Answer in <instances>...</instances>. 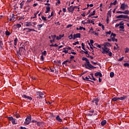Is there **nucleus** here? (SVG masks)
Returning a JSON list of instances; mask_svg holds the SVG:
<instances>
[{"label":"nucleus","mask_w":129,"mask_h":129,"mask_svg":"<svg viewBox=\"0 0 129 129\" xmlns=\"http://www.w3.org/2000/svg\"><path fill=\"white\" fill-rule=\"evenodd\" d=\"M82 60L86 61V64H85V68H86V69H89V70H91V69H96V67H94L92 64H90L89 60L86 57H83Z\"/></svg>","instance_id":"nucleus-1"},{"label":"nucleus","mask_w":129,"mask_h":129,"mask_svg":"<svg viewBox=\"0 0 129 129\" xmlns=\"http://www.w3.org/2000/svg\"><path fill=\"white\" fill-rule=\"evenodd\" d=\"M25 50V45H22L21 47H20L19 48V50L17 51V55H18V56L20 57V56H22V52Z\"/></svg>","instance_id":"nucleus-2"},{"label":"nucleus","mask_w":129,"mask_h":129,"mask_svg":"<svg viewBox=\"0 0 129 129\" xmlns=\"http://www.w3.org/2000/svg\"><path fill=\"white\" fill-rule=\"evenodd\" d=\"M31 119H32V117L31 116V115H30L29 116H28V117L25 119V121L24 122V124H25V125H28V124H30Z\"/></svg>","instance_id":"nucleus-3"},{"label":"nucleus","mask_w":129,"mask_h":129,"mask_svg":"<svg viewBox=\"0 0 129 129\" xmlns=\"http://www.w3.org/2000/svg\"><path fill=\"white\" fill-rule=\"evenodd\" d=\"M23 31L26 32V33H30V32H37L35 29L29 28H25L23 29Z\"/></svg>","instance_id":"nucleus-4"},{"label":"nucleus","mask_w":129,"mask_h":129,"mask_svg":"<svg viewBox=\"0 0 129 129\" xmlns=\"http://www.w3.org/2000/svg\"><path fill=\"white\" fill-rule=\"evenodd\" d=\"M36 96L37 97V98H42L43 96V95H44V93L42 92H40V91H38L36 92Z\"/></svg>","instance_id":"nucleus-5"},{"label":"nucleus","mask_w":129,"mask_h":129,"mask_svg":"<svg viewBox=\"0 0 129 129\" xmlns=\"http://www.w3.org/2000/svg\"><path fill=\"white\" fill-rule=\"evenodd\" d=\"M127 5L124 3H123L120 6V9L122 10V11H124V10H125V9H127Z\"/></svg>","instance_id":"nucleus-6"},{"label":"nucleus","mask_w":129,"mask_h":129,"mask_svg":"<svg viewBox=\"0 0 129 129\" xmlns=\"http://www.w3.org/2000/svg\"><path fill=\"white\" fill-rule=\"evenodd\" d=\"M73 40H75L77 38H81V34L80 33H77L73 35Z\"/></svg>","instance_id":"nucleus-7"},{"label":"nucleus","mask_w":129,"mask_h":129,"mask_svg":"<svg viewBox=\"0 0 129 129\" xmlns=\"http://www.w3.org/2000/svg\"><path fill=\"white\" fill-rule=\"evenodd\" d=\"M70 63H71V59H70V60H64L62 62V65L64 64L66 66H68V64H70Z\"/></svg>","instance_id":"nucleus-8"},{"label":"nucleus","mask_w":129,"mask_h":129,"mask_svg":"<svg viewBox=\"0 0 129 129\" xmlns=\"http://www.w3.org/2000/svg\"><path fill=\"white\" fill-rule=\"evenodd\" d=\"M68 10L69 13H72V14L73 12H74V8H73V6H70L69 8H68Z\"/></svg>","instance_id":"nucleus-9"},{"label":"nucleus","mask_w":129,"mask_h":129,"mask_svg":"<svg viewBox=\"0 0 129 129\" xmlns=\"http://www.w3.org/2000/svg\"><path fill=\"white\" fill-rule=\"evenodd\" d=\"M9 21L10 22H12V21H15V14H12L9 17Z\"/></svg>","instance_id":"nucleus-10"},{"label":"nucleus","mask_w":129,"mask_h":129,"mask_svg":"<svg viewBox=\"0 0 129 129\" xmlns=\"http://www.w3.org/2000/svg\"><path fill=\"white\" fill-rule=\"evenodd\" d=\"M22 97L23 98H25L26 99H28L29 100H33V98L30 97V96H27V95H23L22 96Z\"/></svg>","instance_id":"nucleus-11"},{"label":"nucleus","mask_w":129,"mask_h":129,"mask_svg":"<svg viewBox=\"0 0 129 129\" xmlns=\"http://www.w3.org/2000/svg\"><path fill=\"white\" fill-rule=\"evenodd\" d=\"M108 52H109V48L103 49L102 51V54H107Z\"/></svg>","instance_id":"nucleus-12"},{"label":"nucleus","mask_w":129,"mask_h":129,"mask_svg":"<svg viewBox=\"0 0 129 129\" xmlns=\"http://www.w3.org/2000/svg\"><path fill=\"white\" fill-rule=\"evenodd\" d=\"M51 38H52V40H50V42L54 43L55 42V38H56V35H51Z\"/></svg>","instance_id":"nucleus-13"},{"label":"nucleus","mask_w":129,"mask_h":129,"mask_svg":"<svg viewBox=\"0 0 129 129\" xmlns=\"http://www.w3.org/2000/svg\"><path fill=\"white\" fill-rule=\"evenodd\" d=\"M95 76H96V77H97V76L102 77V74L100 72H97L95 74Z\"/></svg>","instance_id":"nucleus-14"},{"label":"nucleus","mask_w":129,"mask_h":129,"mask_svg":"<svg viewBox=\"0 0 129 129\" xmlns=\"http://www.w3.org/2000/svg\"><path fill=\"white\" fill-rule=\"evenodd\" d=\"M90 75L91 77H90V76H89L90 79H91V80H94V81H96V79L94 78V77H93V74H90Z\"/></svg>","instance_id":"nucleus-15"},{"label":"nucleus","mask_w":129,"mask_h":129,"mask_svg":"<svg viewBox=\"0 0 129 129\" xmlns=\"http://www.w3.org/2000/svg\"><path fill=\"white\" fill-rule=\"evenodd\" d=\"M25 26H26V27H32V22H26Z\"/></svg>","instance_id":"nucleus-16"},{"label":"nucleus","mask_w":129,"mask_h":129,"mask_svg":"<svg viewBox=\"0 0 129 129\" xmlns=\"http://www.w3.org/2000/svg\"><path fill=\"white\" fill-rule=\"evenodd\" d=\"M119 31H122V32H124V26L123 25H120L119 26Z\"/></svg>","instance_id":"nucleus-17"},{"label":"nucleus","mask_w":129,"mask_h":129,"mask_svg":"<svg viewBox=\"0 0 129 129\" xmlns=\"http://www.w3.org/2000/svg\"><path fill=\"white\" fill-rule=\"evenodd\" d=\"M55 119H56V120H57L59 122H62V119L60 118V116H59V115L56 116Z\"/></svg>","instance_id":"nucleus-18"},{"label":"nucleus","mask_w":129,"mask_h":129,"mask_svg":"<svg viewBox=\"0 0 129 129\" xmlns=\"http://www.w3.org/2000/svg\"><path fill=\"white\" fill-rule=\"evenodd\" d=\"M63 37H64V34L59 35V36H56V40H61V38Z\"/></svg>","instance_id":"nucleus-19"},{"label":"nucleus","mask_w":129,"mask_h":129,"mask_svg":"<svg viewBox=\"0 0 129 129\" xmlns=\"http://www.w3.org/2000/svg\"><path fill=\"white\" fill-rule=\"evenodd\" d=\"M121 19H127L129 20V17L127 15H121Z\"/></svg>","instance_id":"nucleus-20"},{"label":"nucleus","mask_w":129,"mask_h":129,"mask_svg":"<svg viewBox=\"0 0 129 129\" xmlns=\"http://www.w3.org/2000/svg\"><path fill=\"white\" fill-rule=\"evenodd\" d=\"M106 122H107L106 120H104L101 122V125H102V126H103L105 125V124H106Z\"/></svg>","instance_id":"nucleus-21"},{"label":"nucleus","mask_w":129,"mask_h":129,"mask_svg":"<svg viewBox=\"0 0 129 129\" xmlns=\"http://www.w3.org/2000/svg\"><path fill=\"white\" fill-rule=\"evenodd\" d=\"M46 11H45V14H48V13H49V12H50V7H48V6L46 7Z\"/></svg>","instance_id":"nucleus-22"},{"label":"nucleus","mask_w":129,"mask_h":129,"mask_svg":"<svg viewBox=\"0 0 129 129\" xmlns=\"http://www.w3.org/2000/svg\"><path fill=\"white\" fill-rule=\"evenodd\" d=\"M126 98L125 96H123V97H121L120 98H118V100H124Z\"/></svg>","instance_id":"nucleus-23"},{"label":"nucleus","mask_w":129,"mask_h":129,"mask_svg":"<svg viewBox=\"0 0 129 129\" xmlns=\"http://www.w3.org/2000/svg\"><path fill=\"white\" fill-rule=\"evenodd\" d=\"M107 17H108V18H110V17H111V10H110V11H109L107 13Z\"/></svg>","instance_id":"nucleus-24"},{"label":"nucleus","mask_w":129,"mask_h":129,"mask_svg":"<svg viewBox=\"0 0 129 129\" xmlns=\"http://www.w3.org/2000/svg\"><path fill=\"white\" fill-rule=\"evenodd\" d=\"M105 46L107 47H111V44L108 42H106L104 44Z\"/></svg>","instance_id":"nucleus-25"},{"label":"nucleus","mask_w":129,"mask_h":129,"mask_svg":"<svg viewBox=\"0 0 129 129\" xmlns=\"http://www.w3.org/2000/svg\"><path fill=\"white\" fill-rule=\"evenodd\" d=\"M95 15V11H93L92 13H91L89 15L88 17H90L91 16H94Z\"/></svg>","instance_id":"nucleus-26"},{"label":"nucleus","mask_w":129,"mask_h":129,"mask_svg":"<svg viewBox=\"0 0 129 129\" xmlns=\"http://www.w3.org/2000/svg\"><path fill=\"white\" fill-rule=\"evenodd\" d=\"M89 33H91V34H94V31H93V28L92 27H91V29H90Z\"/></svg>","instance_id":"nucleus-27"},{"label":"nucleus","mask_w":129,"mask_h":129,"mask_svg":"<svg viewBox=\"0 0 129 129\" xmlns=\"http://www.w3.org/2000/svg\"><path fill=\"white\" fill-rule=\"evenodd\" d=\"M42 56H46L47 55V51L44 50L43 52L41 53Z\"/></svg>","instance_id":"nucleus-28"},{"label":"nucleus","mask_w":129,"mask_h":129,"mask_svg":"<svg viewBox=\"0 0 129 129\" xmlns=\"http://www.w3.org/2000/svg\"><path fill=\"white\" fill-rule=\"evenodd\" d=\"M72 48L70 46H68L67 47H64L63 48V50H72Z\"/></svg>","instance_id":"nucleus-29"},{"label":"nucleus","mask_w":129,"mask_h":129,"mask_svg":"<svg viewBox=\"0 0 129 129\" xmlns=\"http://www.w3.org/2000/svg\"><path fill=\"white\" fill-rule=\"evenodd\" d=\"M98 101H99V99H95V104H96V105H98Z\"/></svg>","instance_id":"nucleus-30"},{"label":"nucleus","mask_w":129,"mask_h":129,"mask_svg":"<svg viewBox=\"0 0 129 129\" xmlns=\"http://www.w3.org/2000/svg\"><path fill=\"white\" fill-rule=\"evenodd\" d=\"M68 38L69 40H72V39H73L74 38L73 34H71L70 36H68Z\"/></svg>","instance_id":"nucleus-31"},{"label":"nucleus","mask_w":129,"mask_h":129,"mask_svg":"<svg viewBox=\"0 0 129 129\" xmlns=\"http://www.w3.org/2000/svg\"><path fill=\"white\" fill-rule=\"evenodd\" d=\"M41 19L43 21H47L48 19H47V18L44 17V16H41Z\"/></svg>","instance_id":"nucleus-32"},{"label":"nucleus","mask_w":129,"mask_h":129,"mask_svg":"<svg viewBox=\"0 0 129 129\" xmlns=\"http://www.w3.org/2000/svg\"><path fill=\"white\" fill-rule=\"evenodd\" d=\"M81 45L83 50H84V51H86V49H85V46L84 45V44L83 43H82Z\"/></svg>","instance_id":"nucleus-33"},{"label":"nucleus","mask_w":129,"mask_h":129,"mask_svg":"<svg viewBox=\"0 0 129 129\" xmlns=\"http://www.w3.org/2000/svg\"><path fill=\"white\" fill-rule=\"evenodd\" d=\"M112 100L113 101H117V100H118V98H117V97H113V98H112Z\"/></svg>","instance_id":"nucleus-34"},{"label":"nucleus","mask_w":129,"mask_h":129,"mask_svg":"<svg viewBox=\"0 0 129 129\" xmlns=\"http://www.w3.org/2000/svg\"><path fill=\"white\" fill-rule=\"evenodd\" d=\"M116 34L113 33H112L110 35V38H114V37H116Z\"/></svg>","instance_id":"nucleus-35"},{"label":"nucleus","mask_w":129,"mask_h":129,"mask_svg":"<svg viewBox=\"0 0 129 129\" xmlns=\"http://www.w3.org/2000/svg\"><path fill=\"white\" fill-rule=\"evenodd\" d=\"M123 14H124L125 15H129L128 10H125V11L123 12Z\"/></svg>","instance_id":"nucleus-36"},{"label":"nucleus","mask_w":129,"mask_h":129,"mask_svg":"<svg viewBox=\"0 0 129 129\" xmlns=\"http://www.w3.org/2000/svg\"><path fill=\"white\" fill-rule=\"evenodd\" d=\"M18 43V38H15L14 40V45L15 46H17V43Z\"/></svg>","instance_id":"nucleus-37"},{"label":"nucleus","mask_w":129,"mask_h":129,"mask_svg":"<svg viewBox=\"0 0 129 129\" xmlns=\"http://www.w3.org/2000/svg\"><path fill=\"white\" fill-rule=\"evenodd\" d=\"M113 76H114V73L111 72L110 73V77H111V78H112V77H113Z\"/></svg>","instance_id":"nucleus-38"},{"label":"nucleus","mask_w":129,"mask_h":129,"mask_svg":"<svg viewBox=\"0 0 129 129\" xmlns=\"http://www.w3.org/2000/svg\"><path fill=\"white\" fill-rule=\"evenodd\" d=\"M38 14H39V11H36V13H34V17H33V19L37 18V15H38Z\"/></svg>","instance_id":"nucleus-39"},{"label":"nucleus","mask_w":129,"mask_h":129,"mask_svg":"<svg viewBox=\"0 0 129 129\" xmlns=\"http://www.w3.org/2000/svg\"><path fill=\"white\" fill-rule=\"evenodd\" d=\"M112 5L115 6L117 4V1L115 0L114 2L111 3Z\"/></svg>","instance_id":"nucleus-40"},{"label":"nucleus","mask_w":129,"mask_h":129,"mask_svg":"<svg viewBox=\"0 0 129 129\" xmlns=\"http://www.w3.org/2000/svg\"><path fill=\"white\" fill-rule=\"evenodd\" d=\"M89 79H90V78H89V76H88V77H86L84 79V80H86L87 81H90Z\"/></svg>","instance_id":"nucleus-41"},{"label":"nucleus","mask_w":129,"mask_h":129,"mask_svg":"<svg viewBox=\"0 0 129 129\" xmlns=\"http://www.w3.org/2000/svg\"><path fill=\"white\" fill-rule=\"evenodd\" d=\"M3 46H4V43H3V41L0 40V47H1V48H3Z\"/></svg>","instance_id":"nucleus-42"},{"label":"nucleus","mask_w":129,"mask_h":129,"mask_svg":"<svg viewBox=\"0 0 129 129\" xmlns=\"http://www.w3.org/2000/svg\"><path fill=\"white\" fill-rule=\"evenodd\" d=\"M5 34H6V36H10V35H11V33L8 31H6L5 32Z\"/></svg>","instance_id":"nucleus-43"},{"label":"nucleus","mask_w":129,"mask_h":129,"mask_svg":"<svg viewBox=\"0 0 129 129\" xmlns=\"http://www.w3.org/2000/svg\"><path fill=\"white\" fill-rule=\"evenodd\" d=\"M103 46H104V47H102V50H103V49H108V48H107V46H106V45H105L104 44L103 45Z\"/></svg>","instance_id":"nucleus-44"},{"label":"nucleus","mask_w":129,"mask_h":129,"mask_svg":"<svg viewBox=\"0 0 129 129\" xmlns=\"http://www.w3.org/2000/svg\"><path fill=\"white\" fill-rule=\"evenodd\" d=\"M57 1V2L56 3V5L58 6V5H60V3H61V2H60V0H56Z\"/></svg>","instance_id":"nucleus-45"},{"label":"nucleus","mask_w":129,"mask_h":129,"mask_svg":"<svg viewBox=\"0 0 129 129\" xmlns=\"http://www.w3.org/2000/svg\"><path fill=\"white\" fill-rule=\"evenodd\" d=\"M79 30H84V31H85V30H86V29H85V28H84V27H82V26H80V27H79Z\"/></svg>","instance_id":"nucleus-46"},{"label":"nucleus","mask_w":129,"mask_h":129,"mask_svg":"<svg viewBox=\"0 0 129 129\" xmlns=\"http://www.w3.org/2000/svg\"><path fill=\"white\" fill-rule=\"evenodd\" d=\"M123 66H124L125 67H129V63H124Z\"/></svg>","instance_id":"nucleus-47"},{"label":"nucleus","mask_w":129,"mask_h":129,"mask_svg":"<svg viewBox=\"0 0 129 129\" xmlns=\"http://www.w3.org/2000/svg\"><path fill=\"white\" fill-rule=\"evenodd\" d=\"M64 50L62 51L63 53H64L65 54H67V53H68V49H63Z\"/></svg>","instance_id":"nucleus-48"},{"label":"nucleus","mask_w":129,"mask_h":129,"mask_svg":"<svg viewBox=\"0 0 129 129\" xmlns=\"http://www.w3.org/2000/svg\"><path fill=\"white\" fill-rule=\"evenodd\" d=\"M12 122L13 124H16V119L13 118V119L12 120Z\"/></svg>","instance_id":"nucleus-49"},{"label":"nucleus","mask_w":129,"mask_h":129,"mask_svg":"<svg viewBox=\"0 0 129 129\" xmlns=\"http://www.w3.org/2000/svg\"><path fill=\"white\" fill-rule=\"evenodd\" d=\"M112 41L113 42H114V41H115V42H117V39H115L114 37H112Z\"/></svg>","instance_id":"nucleus-50"},{"label":"nucleus","mask_w":129,"mask_h":129,"mask_svg":"<svg viewBox=\"0 0 129 129\" xmlns=\"http://www.w3.org/2000/svg\"><path fill=\"white\" fill-rule=\"evenodd\" d=\"M90 42V44H91V45L93 46V43H94V42L93 41V40L91 39Z\"/></svg>","instance_id":"nucleus-51"},{"label":"nucleus","mask_w":129,"mask_h":129,"mask_svg":"<svg viewBox=\"0 0 129 129\" xmlns=\"http://www.w3.org/2000/svg\"><path fill=\"white\" fill-rule=\"evenodd\" d=\"M85 51H83V52H84V53H85V54L86 55H88L89 56V53H88V51H86V50H85Z\"/></svg>","instance_id":"nucleus-52"},{"label":"nucleus","mask_w":129,"mask_h":129,"mask_svg":"<svg viewBox=\"0 0 129 129\" xmlns=\"http://www.w3.org/2000/svg\"><path fill=\"white\" fill-rule=\"evenodd\" d=\"M123 25H124V23H123V21H122V22H120V23H119V26H123Z\"/></svg>","instance_id":"nucleus-53"},{"label":"nucleus","mask_w":129,"mask_h":129,"mask_svg":"<svg viewBox=\"0 0 129 129\" xmlns=\"http://www.w3.org/2000/svg\"><path fill=\"white\" fill-rule=\"evenodd\" d=\"M108 53L110 57H111V56H112V53H111V51H109V50Z\"/></svg>","instance_id":"nucleus-54"},{"label":"nucleus","mask_w":129,"mask_h":129,"mask_svg":"<svg viewBox=\"0 0 129 129\" xmlns=\"http://www.w3.org/2000/svg\"><path fill=\"white\" fill-rule=\"evenodd\" d=\"M128 52H129V49H128V48L126 47L125 48V53H128Z\"/></svg>","instance_id":"nucleus-55"},{"label":"nucleus","mask_w":129,"mask_h":129,"mask_svg":"<svg viewBox=\"0 0 129 129\" xmlns=\"http://www.w3.org/2000/svg\"><path fill=\"white\" fill-rule=\"evenodd\" d=\"M72 25L71 24H69L67 26V29H69V28H71V27H72Z\"/></svg>","instance_id":"nucleus-56"},{"label":"nucleus","mask_w":129,"mask_h":129,"mask_svg":"<svg viewBox=\"0 0 129 129\" xmlns=\"http://www.w3.org/2000/svg\"><path fill=\"white\" fill-rule=\"evenodd\" d=\"M40 60L41 61H44V55H41V58H40Z\"/></svg>","instance_id":"nucleus-57"},{"label":"nucleus","mask_w":129,"mask_h":129,"mask_svg":"<svg viewBox=\"0 0 129 129\" xmlns=\"http://www.w3.org/2000/svg\"><path fill=\"white\" fill-rule=\"evenodd\" d=\"M109 21V17H108V16H107V18H106L107 24H108Z\"/></svg>","instance_id":"nucleus-58"},{"label":"nucleus","mask_w":129,"mask_h":129,"mask_svg":"<svg viewBox=\"0 0 129 129\" xmlns=\"http://www.w3.org/2000/svg\"><path fill=\"white\" fill-rule=\"evenodd\" d=\"M106 35H110V34H111V31H109L108 32H106Z\"/></svg>","instance_id":"nucleus-59"},{"label":"nucleus","mask_w":129,"mask_h":129,"mask_svg":"<svg viewBox=\"0 0 129 129\" xmlns=\"http://www.w3.org/2000/svg\"><path fill=\"white\" fill-rule=\"evenodd\" d=\"M38 28H41L42 27H43V24H39L37 25Z\"/></svg>","instance_id":"nucleus-60"},{"label":"nucleus","mask_w":129,"mask_h":129,"mask_svg":"<svg viewBox=\"0 0 129 129\" xmlns=\"http://www.w3.org/2000/svg\"><path fill=\"white\" fill-rule=\"evenodd\" d=\"M78 44H79V41H77V42H75V43H73V45H77Z\"/></svg>","instance_id":"nucleus-61"},{"label":"nucleus","mask_w":129,"mask_h":129,"mask_svg":"<svg viewBox=\"0 0 129 129\" xmlns=\"http://www.w3.org/2000/svg\"><path fill=\"white\" fill-rule=\"evenodd\" d=\"M116 14H123V12L122 11H117Z\"/></svg>","instance_id":"nucleus-62"},{"label":"nucleus","mask_w":129,"mask_h":129,"mask_svg":"<svg viewBox=\"0 0 129 129\" xmlns=\"http://www.w3.org/2000/svg\"><path fill=\"white\" fill-rule=\"evenodd\" d=\"M9 120H13V119H14V118L12 116H10L9 117H8Z\"/></svg>","instance_id":"nucleus-63"},{"label":"nucleus","mask_w":129,"mask_h":129,"mask_svg":"<svg viewBox=\"0 0 129 129\" xmlns=\"http://www.w3.org/2000/svg\"><path fill=\"white\" fill-rule=\"evenodd\" d=\"M116 19H121V15L116 16Z\"/></svg>","instance_id":"nucleus-64"}]
</instances>
